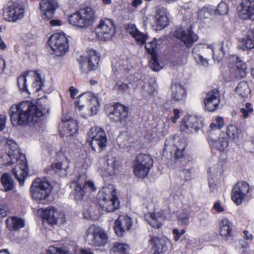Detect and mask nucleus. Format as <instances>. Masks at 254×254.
<instances>
[{
    "label": "nucleus",
    "mask_w": 254,
    "mask_h": 254,
    "mask_svg": "<svg viewBox=\"0 0 254 254\" xmlns=\"http://www.w3.org/2000/svg\"><path fill=\"white\" fill-rule=\"evenodd\" d=\"M184 142H180L177 137L166 139L162 155L166 159H170L174 163L175 167L183 168L181 171V176L186 181L191 179L192 157L186 150Z\"/></svg>",
    "instance_id": "nucleus-1"
},
{
    "label": "nucleus",
    "mask_w": 254,
    "mask_h": 254,
    "mask_svg": "<svg viewBox=\"0 0 254 254\" xmlns=\"http://www.w3.org/2000/svg\"><path fill=\"white\" fill-rule=\"evenodd\" d=\"M9 114L13 126H23L41 120L43 112L31 102L25 101L11 106Z\"/></svg>",
    "instance_id": "nucleus-2"
},
{
    "label": "nucleus",
    "mask_w": 254,
    "mask_h": 254,
    "mask_svg": "<svg viewBox=\"0 0 254 254\" xmlns=\"http://www.w3.org/2000/svg\"><path fill=\"white\" fill-rule=\"evenodd\" d=\"M100 207L107 212H113L119 207L116 189L112 185L104 186L97 195Z\"/></svg>",
    "instance_id": "nucleus-3"
},
{
    "label": "nucleus",
    "mask_w": 254,
    "mask_h": 254,
    "mask_svg": "<svg viewBox=\"0 0 254 254\" xmlns=\"http://www.w3.org/2000/svg\"><path fill=\"white\" fill-rule=\"evenodd\" d=\"M26 0L9 1L2 8L3 19L7 22H15L22 19L25 15Z\"/></svg>",
    "instance_id": "nucleus-4"
},
{
    "label": "nucleus",
    "mask_w": 254,
    "mask_h": 254,
    "mask_svg": "<svg viewBox=\"0 0 254 254\" xmlns=\"http://www.w3.org/2000/svg\"><path fill=\"white\" fill-rule=\"evenodd\" d=\"M51 190V186L48 182L37 178L33 182L30 192L34 200L39 203L45 204L48 202Z\"/></svg>",
    "instance_id": "nucleus-5"
},
{
    "label": "nucleus",
    "mask_w": 254,
    "mask_h": 254,
    "mask_svg": "<svg viewBox=\"0 0 254 254\" xmlns=\"http://www.w3.org/2000/svg\"><path fill=\"white\" fill-rule=\"evenodd\" d=\"M95 20V11L91 7L80 9L68 17V21L71 25L82 28L91 25Z\"/></svg>",
    "instance_id": "nucleus-6"
},
{
    "label": "nucleus",
    "mask_w": 254,
    "mask_h": 254,
    "mask_svg": "<svg viewBox=\"0 0 254 254\" xmlns=\"http://www.w3.org/2000/svg\"><path fill=\"white\" fill-rule=\"evenodd\" d=\"M85 237L89 245L96 247L104 246L108 240L106 232L96 225H91L86 229Z\"/></svg>",
    "instance_id": "nucleus-7"
},
{
    "label": "nucleus",
    "mask_w": 254,
    "mask_h": 254,
    "mask_svg": "<svg viewBox=\"0 0 254 254\" xmlns=\"http://www.w3.org/2000/svg\"><path fill=\"white\" fill-rule=\"evenodd\" d=\"M153 161L149 155L139 154L136 158L133 165V172L139 178H145L148 174L153 166Z\"/></svg>",
    "instance_id": "nucleus-8"
},
{
    "label": "nucleus",
    "mask_w": 254,
    "mask_h": 254,
    "mask_svg": "<svg viewBox=\"0 0 254 254\" xmlns=\"http://www.w3.org/2000/svg\"><path fill=\"white\" fill-rule=\"evenodd\" d=\"M48 44L58 56L64 55L68 50V41L64 33H56L52 35Z\"/></svg>",
    "instance_id": "nucleus-9"
},
{
    "label": "nucleus",
    "mask_w": 254,
    "mask_h": 254,
    "mask_svg": "<svg viewBox=\"0 0 254 254\" xmlns=\"http://www.w3.org/2000/svg\"><path fill=\"white\" fill-rule=\"evenodd\" d=\"M99 58V55L96 51L89 50L86 54L81 56L79 60L80 68L85 72L96 69L98 67Z\"/></svg>",
    "instance_id": "nucleus-10"
},
{
    "label": "nucleus",
    "mask_w": 254,
    "mask_h": 254,
    "mask_svg": "<svg viewBox=\"0 0 254 254\" xmlns=\"http://www.w3.org/2000/svg\"><path fill=\"white\" fill-rule=\"evenodd\" d=\"M250 190L249 185L245 181H239L234 187L231 197L232 200L237 205L248 200V193Z\"/></svg>",
    "instance_id": "nucleus-11"
},
{
    "label": "nucleus",
    "mask_w": 254,
    "mask_h": 254,
    "mask_svg": "<svg viewBox=\"0 0 254 254\" xmlns=\"http://www.w3.org/2000/svg\"><path fill=\"white\" fill-rule=\"evenodd\" d=\"M98 38L104 40L110 39L115 34V27L113 21L110 19H101L96 28Z\"/></svg>",
    "instance_id": "nucleus-12"
},
{
    "label": "nucleus",
    "mask_w": 254,
    "mask_h": 254,
    "mask_svg": "<svg viewBox=\"0 0 254 254\" xmlns=\"http://www.w3.org/2000/svg\"><path fill=\"white\" fill-rule=\"evenodd\" d=\"M203 118L195 115L186 116L181 123L180 129L185 132H196L203 126Z\"/></svg>",
    "instance_id": "nucleus-13"
},
{
    "label": "nucleus",
    "mask_w": 254,
    "mask_h": 254,
    "mask_svg": "<svg viewBox=\"0 0 254 254\" xmlns=\"http://www.w3.org/2000/svg\"><path fill=\"white\" fill-rule=\"evenodd\" d=\"M42 216L43 219L51 224L61 225L66 221L64 214L58 211L53 207H49L42 210Z\"/></svg>",
    "instance_id": "nucleus-14"
},
{
    "label": "nucleus",
    "mask_w": 254,
    "mask_h": 254,
    "mask_svg": "<svg viewBox=\"0 0 254 254\" xmlns=\"http://www.w3.org/2000/svg\"><path fill=\"white\" fill-rule=\"evenodd\" d=\"M106 113L113 121L124 122L127 117L128 110L127 107L118 103L114 106H107Z\"/></svg>",
    "instance_id": "nucleus-15"
},
{
    "label": "nucleus",
    "mask_w": 254,
    "mask_h": 254,
    "mask_svg": "<svg viewBox=\"0 0 254 254\" xmlns=\"http://www.w3.org/2000/svg\"><path fill=\"white\" fill-rule=\"evenodd\" d=\"M88 99L90 106V115H93L97 114L99 103L97 98L94 96L91 93H84L78 97V100L75 102V105L78 107L79 111L83 108L84 105L82 104V100Z\"/></svg>",
    "instance_id": "nucleus-16"
},
{
    "label": "nucleus",
    "mask_w": 254,
    "mask_h": 254,
    "mask_svg": "<svg viewBox=\"0 0 254 254\" xmlns=\"http://www.w3.org/2000/svg\"><path fill=\"white\" fill-rule=\"evenodd\" d=\"M190 26L187 29L180 28L176 29L174 35L180 39L188 47H191L198 39V36L190 29Z\"/></svg>",
    "instance_id": "nucleus-17"
},
{
    "label": "nucleus",
    "mask_w": 254,
    "mask_h": 254,
    "mask_svg": "<svg viewBox=\"0 0 254 254\" xmlns=\"http://www.w3.org/2000/svg\"><path fill=\"white\" fill-rule=\"evenodd\" d=\"M231 43L227 40L222 41L220 43L213 45L207 46L213 52V58L217 62H220L224 55L229 51Z\"/></svg>",
    "instance_id": "nucleus-18"
},
{
    "label": "nucleus",
    "mask_w": 254,
    "mask_h": 254,
    "mask_svg": "<svg viewBox=\"0 0 254 254\" xmlns=\"http://www.w3.org/2000/svg\"><path fill=\"white\" fill-rule=\"evenodd\" d=\"M132 222L127 215H120L114 223V230L116 234L119 237L122 236L124 233L128 231L132 227Z\"/></svg>",
    "instance_id": "nucleus-19"
},
{
    "label": "nucleus",
    "mask_w": 254,
    "mask_h": 254,
    "mask_svg": "<svg viewBox=\"0 0 254 254\" xmlns=\"http://www.w3.org/2000/svg\"><path fill=\"white\" fill-rule=\"evenodd\" d=\"M238 9L242 19H254V0H242Z\"/></svg>",
    "instance_id": "nucleus-20"
},
{
    "label": "nucleus",
    "mask_w": 254,
    "mask_h": 254,
    "mask_svg": "<svg viewBox=\"0 0 254 254\" xmlns=\"http://www.w3.org/2000/svg\"><path fill=\"white\" fill-rule=\"evenodd\" d=\"M205 110L213 112L215 111L220 103V93L216 89L209 91L203 101Z\"/></svg>",
    "instance_id": "nucleus-21"
},
{
    "label": "nucleus",
    "mask_w": 254,
    "mask_h": 254,
    "mask_svg": "<svg viewBox=\"0 0 254 254\" xmlns=\"http://www.w3.org/2000/svg\"><path fill=\"white\" fill-rule=\"evenodd\" d=\"M70 187L72 189L70 194L73 196L74 200L77 202L82 201L86 194L82 180L79 177L76 180L72 181Z\"/></svg>",
    "instance_id": "nucleus-22"
},
{
    "label": "nucleus",
    "mask_w": 254,
    "mask_h": 254,
    "mask_svg": "<svg viewBox=\"0 0 254 254\" xmlns=\"http://www.w3.org/2000/svg\"><path fill=\"white\" fill-rule=\"evenodd\" d=\"M40 8L43 12L42 16L44 19H50L55 14L59 5L57 0H42L40 3Z\"/></svg>",
    "instance_id": "nucleus-23"
},
{
    "label": "nucleus",
    "mask_w": 254,
    "mask_h": 254,
    "mask_svg": "<svg viewBox=\"0 0 254 254\" xmlns=\"http://www.w3.org/2000/svg\"><path fill=\"white\" fill-rule=\"evenodd\" d=\"M154 254H164L168 251L169 242L165 238L152 237L149 240Z\"/></svg>",
    "instance_id": "nucleus-24"
},
{
    "label": "nucleus",
    "mask_w": 254,
    "mask_h": 254,
    "mask_svg": "<svg viewBox=\"0 0 254 254\" xmlns=\"http://www.w3.org/2000/svg\"><path fill=\"white\" fill-rule=\"evenodd\" d=\"M57 162L51 165L52 169L56 173H65L68 168L69 161L62 151L57 153Z\"/></svg>",
    "instance_id": "nucleus-25"
},
{
    "label": "nucleus",
    "mask_w": 254,
    "mask_h": 254,
    "mask_svg": "<svg viewBox=\"0 0 254 254\" xmlns=\"http://www.w3.org/2000/svg\"><path fill=\"white\" fill-rule=\"evenodd\" d=\"M234 225L228 218H223L219 223L220 235L226 240L232 238Z\"/></svg>",
    "instance_id": "nucleus-26"
},
{
    "label": "nucleus",
    "mask_w": 254,
    "mask_h": 254,
    "mask_svg": "<svg viewBox=\"0 0 254 254\" xmlns=\"http://www.w3.org/2000/svg\"><path fill=\"white\" fill-rule=\"evenodd\" d=\"M166 217L163 211L147 214L145 215V219L148 223L153 227L157 228L161 227Z\"/></svg>",
    "instance_id": "nucleus-27"
},
{
    "label": "nucleus",
    "mask_w": 254,
    "mask_h": 254,
    "mask_svg": "<svg viewBox=\"0 0 254 254\" xmlns=\"http://www.w3.org/2000/svg\"><path fill=\"white\" fill-rule=\"evenodd\" d=\"M107 164V166L101 172L103 177L115 175L119 173L120 165L118 161L115 159H108Z\"/></svg>",
    "instance_id": "nucleus-28"
},
{
    "label": "nucleus",
    "mask_w": 254,
    "mask_h": 254,
    "mask_svg": "<svg viewBox=\"0 0 254 254\" xmlns=\"http://www.w3.org/2000/svg\"><path fill=\"white\" fill-rule=\"evenodd\" d=\"M211 148L223 151L228 146V138L224 133H221L218 139L211 138L209 141Z\"/></svg>",
    "instance_id": "nucleus-29"
},
{
    "label": "nucleus",
    "mask_w": 254,
    "mask_h": 254,
    "mask_svg": "<svg viewBox=\"0 0 254 254\" xmlns=\"http://www.w3.org/2000/svg\"><path fill=\"white\" fill-rule=\"evenodd\" d=\"M172 98L176 101L185 99L187 95L186 89L181 84L173 82L171 85Z\"/></svg>",
    "instance_id": "nucleus-30"
},
{
    "label": "nucleus",
    "mask_w": 254,
    "mask_h": 254,
    "mask_svg": "<svg viewBox=\"0 0 254 254\" xmlns=\"http://www.w3.org/2000/svg\"><path fill=\"white\" fill-rule=\"evenodd\" d=\"M12 172L20 184H23L25 177L28 175L27 163H21L16 165Z\"/></svg>",
    "instance_id": "nucleus-31"
},
{
    "label": "nucleus",
    "mask_w": 254,
    "mask_h": 254,
    "mask_svg": "<svg viewBox=\"0 0 254 254\" xmlns=\"http://www.w3.org/2000/svg\"><path fill=\"white\" fill-rule=\"evenodd\" d=\"M60 126L63 128V131L67 135H72L78 130L77 124L74 120L63 121Z\"/></svg>",
    "instance_id": "nucleus-32"
},
{
    "label": "nucleus",
    "mask_w": 254,
    "mask_h": 254,
    "mask_svg": "<svg viewBox=\"0 0 254 254\" xmlns=\"http://www.w3.org/2000/svg\"><path fill=\"white\" fill-rule=\"evenodd\" d=\"M7 164L8 165H11L14 163L16 165L21 164V163L27 162L25 156L23 154H20L19 151H15L13 152H8Z\"/></svg>",
    "instance_id": "nucleus-33"
},
{
    "label": "nucleus",
    "mask_w": 254,
    "mask_h": 254,
    "mask_svg": "<svg viewBox=\"0 0 254 254\" xmlns=\"http://www.w3.org/2000/svg\"><path fill=\"white\" fill-rule=\"evenodd\" d=\"M31 75H36V72L30 71L27 72H25L21 74L17 78V85L19 89L23 91H26L29 92L27 89V83L28 80H29L31 78Z\"/></svg>",
    "instance_id": "nucleus-34"
},
{
    "label": "nucleus",
    "mask_w": 254,
    "mask_h": 254,
    "mask_svg": "<svg viewBox=\"0 0 254 254\" xmlns=\"http://www.w3.org/2000/svg\"><path fill=\"white\" fill-rule=\"evenodd\" d=\"M155 23L160 29L165 28L169 24V19L165 9H159L157 11L155 17Z\"/></svg>",
    "instance_id": "nucleus-35"
},
{
    "label": "nucleus",
    "mask_w": 254,
    "mask_h": 254,
    "mask_svg": "<svg viewBox=\"0 0 254 254\" xmlns=\"http://www.w3.org/2000/svg\"><path fill=\"white\" fill-rule=\"evenodd\" d=\"M243 50H251L254 48V30L249 31L245 38L240 39Z\"/></svg>",
    "instance_id": "nucleus-36"
},
{
    "label": "nucleus",
    "mask_w": 254,
    "mask_h": 254,
    "mask_svg": "<svg viewBox=\"0 0 254 254\" xmlns=\"http://www.w3.org/2000/svg\"><path fill=\"white\" fill-rule=\"evenodd\" d=\"M6 226L9 230H17L25 225L24 220L16 217H9L6 220Z\"/></svg>",
    "instance_id": "nucleus-37"
},
{
    "label": "nucleus",
    "mask_w": 254,
    "mask_h": 254,
    "mask_svg": "<svg viewBox=\"0 0 254 254\" xmlns=\"http://www.w3.org/2000/svg\"><path fill=\"white\" fill-rule=\"evenodd\" d=\"M105 138L107 140L106 133L104 130L96 127H92L88 132V140Z\"/></svg>",
    "instance_id": "nucleus-38"
},
{
    "label": "nucleus",
    "mask_w": 254,
    "mask_h": 254,
    "mask_svg": "<svg viewBox=\"0 0 254 254\" xmlns=\"http://www.w3.org/2000/svg\"><path fill=\"white\" fill-rule=\"evenodd\" d=\"M236 71V76L237 78H243L246 75L247 65L239 57H235Z\"/></svg>",
    "instance_id": "nucleus-39"
},
{
    "label": "nucleus",
    "mask_w": 254,
    "mask_h": 254,
    "mask_svg": "<svg viewBox=\"0 0 254 254\" xmlns=\"http://www.w3.org/2000/svg\"><path fill=\"white\" fill-rule=\"evenodd\" d=\"M236 93L243 98L248 97L250 93L248 84L247 82H240L237 85L236 90Z\"/></svg>",
    "instance_id": "nucleus-40"
},
{
    "label": "nucleus",
    "mask_w": 254,
    "mask_h": 254,
    "mask_svg": "<svg viewBox=\"0 0 254 254\" xmlns=\"http://www.w3.org/2000/svg\"><path fill=\"white\" fill-rule=\"evenodd\" d=\"M1 182L6 191L13 189L14 187V182L10 174L8 173L3 174L1 178Z\"/></svg>",
    "instance_id": "nucleus-41"
},
{
    "label": "nucleus",
    "mask_w": 254,
    "mask_h": 254,
    "mask_svg": "<svg viewBox=\"0 0 254 254\" xmlns=\"http://www.w3.org/2000/svg\"><path fill=\"white\" fill-rule=\"evenodd\" d=\"M240 129L234 125L229 126L227 129V135L234 141H237L239 139Z\"/></svg>",
    "instance_id": "nucleus-42"
},
{
    "label": "nucleus",
    "mask_w": 254,
    "mask_h": 254,
    "mask_svg": "<svg viewBox=\"0 0 254 254\" xmlns=\"http://www.w3.org/2000/svg\"><path fill=\"white\" fill-rule=\"evenodd\" d=\"M88 141L89 142V144L94 151L96 150L97 147L102 150L104 149L106 147L107 143V140L105 138H102V139H96L89 140H88Z\"/></svg>",
    "instance_id": "nucleus-43"
},
{
    "label": "nucleus",
    "mask_w": 254,
    "mask_h": 254,
    "mask_svg": "<svg viewBox=\"0 0 254 254\" xmlns=\"http://www.w3.org/2000/svg\"><path fill=\"white\" fill-rule=\"evenodd\" d=\"M214 9L211 6H204L198 12V18L202 20L207 18L213 13Z\"/></svg>",
    "instance_id": "nucleus-44"
},
{
    "label": "nucleus",
    "mask_w": 254,
    "mask_h": 254,
    "mask_svg": "<svg viewBox=\"0 0 254 254\" xmlns=\"http://www.w3.org/2000/svg\"><path fill=\"white\" fill-rule=\"evenodd\" d=\"M113 89L119 93L124 94L129 92V87L127 84L118 81L114 86Z\"/></svg>",
    "instance_id": "nucleus-45"
},
{
    "label": "nucleus",
    "mask_w": 254,
    "mask_h": 254,
    "mask_svg": "<svg viewBox=\"0 0 254 254\" xmlns=\"http://www.w3.org/2000/svg\"><path fill=\"white\" fill-rule=\"evenodd\" d=\"M178 218L180 223L187 226L189 224L190 213L187 210H183L179 213Z\"/></svg>",
    "instance_id": "nucleus-46"
},
{
    "label": "nucleus",
    "mask_w": 254,
    "mask_h": 254,
    "mask_svg": "<svg viewBox=\"0 0 254 254\" xmlns=\"http://www.w3.org/2000/svg\"><path fill=\"white\" fill-rule=\"evenodd\" d=\"M113 251L120 254H126L129 250L128 245L120 243H116L113 247Z\"/></svg>",
    "instance_id": "nucleus-47"
},
{
    "label": "nucleus",
    "mask_w": 254,
    "mask_h": 254,
    "mask_svg": "<svg viewBox=\"0 0 254 254\" xmlns=\"http://www.w3.org/2000/svg\"><path fill=\"white\" fill-rule=\"evenodd\" d=\"M47 254H72L69 251L64 249L58 248L54 246H50L47 252Z\"/></svg>",
    "instance_id": "nucleus-48"
},
{
    "label": "nucleus",
    "mask_w": 254,
    "mask_h": 254,
    "mask_svg": "<svg viewBox=\"0 0 254 254\" xmlns=\"http://www.w3.org/2000/svg\"><path fill=\"white\" fill-rule=\"evenodd\" d=\"M253 112L254 109L252 107V105L249 103H246L245 107L240 109L242 117L245 119L248 118Z\"/></svg>",
    "instance_id": "nucleus-49"
},
{
    "label": "nucleus",
    "mask_w": 254,
    "mask_h": 254,
    "mask_svg": "<svg viewBox=\"0 0 254 254\" xmlns=\"http://www.w3.org/2000/svg\"><path fill=\"white\" fill-rule=\"evenodd\" d=\"M229 8L228 4L224 2H221L217 6V9L213 11V12L217 13L219 15H225L227 14Z\"/></svg>",
    "instance_id": "nucleus-50"
},
{
    "label": "nucleus",
    "mask_w": 254,
    "mask_h": 254,
    "mask_svg": "<svg viewBox=\"0 0 254 254\" xmlns=\"http://www.w3.org/2000/svg\"><path fill=\"white\" fill-rule=\"evenodd\" d=\"M224 120L223 118L221 117H217L215 118V120L210 124V127L212 129H220L224 126Z\"/></svg>",
    "instance_id": "nucleus-51"
},
{
    "label": "nucleus",
    "mask_w": 254,
    "mask_h": 254,
    "mask_svg": "<svg viewBox=\"0 0 254 254\" xmlns=\"http://www.w3.org/2000/svg\"><path fill=\"white\" fill-rule=\"evenodd\" d=\"M31 78L34 76L35 81L33 82L32 86L35 89V92H38L42 89V82L39 77V75L36 72V75H31Z\"/></svg>",
    "instance_id": "nucleus-52"
},
{
    "label": "nucleus",
    "mask_w": 254,
    "mask_h": 254,
    "mask_svg": "<svg viewBox=\"0 0 254 254\" xmlns=\"http://www.w3.org/2000/svg\"><path fill=\"white\" fill-rule=\"evenodd\" d=\"M157 48V41L156 39L147 43L145 45V49L151 55H154Z\"/></svg>",
    "instance_id": "nucleus-53"
},
{
    "label": "nucleus",
    "mask_w": 254,
    "mask_h": 254,
    "mask_svg": "<svg viewBox=\"0 0 254 254\" xmlns=\"http://www.w3.org/2000/svg\"><path fill=\"white\" fill-rule=\"evenodd\" d=\"M133 38L138 43L140 44H144L146 42V40L147 38V36L138 31L133 36Z\"/></svg>",
    "instance_id": "nucleus-54"
},
{
    "label": "nucleus",
    "mask_w": 254,
    "mask_h": 254,
    "mask_svg": "<svg viewBox=\"0 0 254 254\" xmlns=\"http://www.w3.org/2000/svg\"><path fill=\"white\" fill-rule=\"evenodd\" d=\"M116 66L120 70H126L128 69V62L127 60H121L116 63Z\"/></svg>",
    "instance_id": "nucleus-55"
},
{
    "label": "nucleus",
    "mask_w": 254,
    "mask_h": 254,
    "mask_svg": "<svg viewBox=\"0 0 254 254\" xmlns=\"http://www.w3.org/2000/svg\"><path fill=\"white\" fill-rule=\"evenodd\" d=\"M7 145L8 146L9 150L8 152H13L15 151H19L16 143L12 139H8L7 140Z\"/></svg>",
    "instance_id": "nucleus-56"
},
{
    "label": "nucleus",
    "mask_w": 254,
    "mask_h": 254,
    "mask_svg": "<svg viewBox=\"0 0 254 254\" xmlns=\"http://www.w3.org/2000/svg\"><path fill=\"white\" fill-rule=\"evenodd\" d=\"M150 67L155 71H159L162 68V66L160 65L158 61L155 58H153L151 61Z\"/></svg>",
    "instance_id": "nucleus-57"
},
{
    "label": "nucleus",
    "mask_w": 254,
    "mask_h": 254,
    "mask_svg": "<svg viewBox=\"0 0 254 254\" xmlns=\"http://www.w3.org/2000/svg\"><path fill=\"white\" fill-rule=\"evenodd\" d=\"M127 32L133 37L138 31L135 26L133 24H128L126 28Z\"/></svg>",
    "instance_id": "nucleus-58"
},
{
    "label": "nucleus",
    "mask_w": 254,
    "mask_h": 254,
    "mask_svg": "<svg viewBox=\"0 0 254 254\" xmlns=\"http://www.w3.org/2000/svg\"><path fill=\"white\" fill-rule=\"evenodd\" d=\"M83 181V184L85 185V189L86 190L87 187H88L90 190L92 191H95L97 190V187L95 186L94 183L90 181Z\"/></svg>",
    "instance_id": "nucleus-59"
},
{
    "label": "nucleus",
    "mask_w": 254,
    "mask_h": 254,
    "mask_svg": "<svg viewBox=\"0 0 254 254\" xmlns=\"http://www.w3.org/2000/svg\"><path fill=\"white\" fill-rule=\"evenodd\" d=\"M6 120L7 118L5 115L0 114V131L5 128Z\"/></svg>",
    "instance_id": "nucleus-60"
},
{
    "label": "nucleus",
    "mask_w": 254,
    "mask_h": 254,
    "mask_svg": "<svg viewBox=\"0 0 254 254\" xmlns=\"http://www.w3.org/2000/svg\"><path fill=\"white\" fill-rule=\"evenodd\" d=\"M8 209L4 204H0V218H3L7 215Z\"/></svg>",
    "instance_id": "nucleus-61"
},
{
    "label": "nucleus",
    "mask_w": 254,
    "mask_h": 254,
    "mask_svg": "<svg viewBox=\"0 0 254 254\" xmlns=\"http://www.w3.org/2000/svg\"><path fill=\"white\" fill-rule=\"evenodd\" d=\"M195 59L198 62H200V64L204 66H207L208 64V61L206 59L203 58L202 56L197 55V57H195Z\"/></svg>",
    "instance_id": "nucleus-62"
},
{
    "label": "nucleus",
    "mask_w": 254,
    "mask_h": 254,
    "mask_svg": "<svg viewBox=\"0 0 254 254\" xmlns=\"http://www.w3.org/2000/svg\"><path fill=\"white\" fill-rule=\"evenodd\" d=\"M180 110L177 109H175L173 111L174 116L171 118L172 122L175 124L177 123V121L180 118Z\"/></svg>",
    "instance_id": "nucleus-63"
},
{
    "label": "nucleus",
    "mask_w": 254,
    "mask_h": 254,
    "mask_svg": "<svg viewBox=\"0 0 254 254\" xmlns=\"http://www.w3.org/2000/svg\"><path fill=\"white\" fill-rule=\"evenodd\" d=\"M213 208L218 212H222L224 211V207L221 205L220 202H216L213 205Z\"/></svg>",
    "instance_id": "nucleus-64"
}]
</instances>
